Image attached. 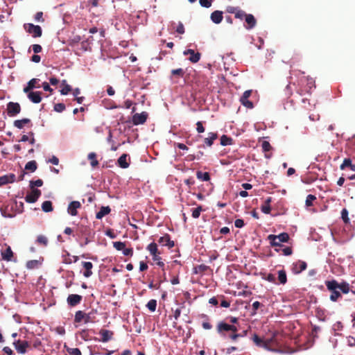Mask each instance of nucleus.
<instances>
[{
  "mask_svg": "<svg viewBox=\"0 0 355 355\" xmlns=\"http://www.w3.org/2000/svg\"><path fill=\"white\" fill-rule=\"evenodd\" d=\"M97 313V310L94 309L88 313H85L83 311H77L74 315V322L80 323L83 321L85 324L95 323L96 322Z\"/></svg>",
  "mask_w": 355,
  "mask_h": 355,
  "instance_id": "f257e3e1",
  "label": "nucleus"
},
{
  "mask_svg": "<svg viewBox=\"0 0 355 355\" xmlns=\"http://www.w3.org/2000/svg\"><path fill=\"white\" fill-rule=\"evenodd\" d=\"M289 239V235L286 232L281 233L279 235L270 234L267 237V240L269 241L270 245L278 248H283L284 246L281 243H286Z\"/></svg>",
  "mask_w": 355,
  "mask_h": 355,
  "instance_id": "f03ea898",
  "label": "nucleus"
},
{
  "mask_svg": "<svg viewBox=\"0 0 355 355\" xmlns=\"http://www.w3.org/2000/svg\"><path fill=\"white\" fill-rule=\"evenodd\" d=\"M327 288L331 292L330 300L336 302L339 297H341L340 292L337 290L338 288V283L336 280L327 281L325 283Z\"/></svg>",
  "mask_w": 355,
  "mask_h": 355,
  "instance_id": "7ed1b4c3",
  "label": "nucleus"
},
{
  "mask_svg": "<svg viewBox=\"0 0 355 355\" xmlns=\"http://www.w3.org/2000/svg\"><path fill=\"white\" fill-rule=\"evenodd\" d=\"M24 28L28 33L31 34L33 37H40L42 36V30L38 25L28 23L25 24Z\"/></svg>",
  "mask_w": 355,
  "mask_h": 355,
  "instance_id": "20e7f679",
  "label": "nucleus"
},
{
  "mask_svg": "<svg viewBox=\"0 0 355 355\" xmlns=\"http://www.w3.org/2000/svg\"><path fill=\"white\" fill-rule=\"evenodd\" d=\"M146 250L152 256L153 260L154 261L162 259V257H160L161 252L158 250L157 243L154 242L150 243L146 247Z\"/></svg>",
  "mask_w": 355,
  "mask_h": 355,
  "instance_id": "39448f33",
  "label": "nucleus"
},
{
  "mask_svg": "<svg viewBox=\"0 0 355 355\" xmlns=\"http://www.w3.org/2000/svg\"><path fill=\"white\" fill-rule=\"evenodd\" d=\"M148 114L146 112H142L141 113H136L132 116V123L135 125L144 124L147 119Z\"/></svg>",
  "mask_w": 355,
  "mask_h": 355,
  "instance_id": "423d86ee",
  "label": "nucleus"
},
{
  "mask_svg": "<svg viewBox=\"0 0 355 355\" xmlns=\"http://www.w3.org/2000/svg\"><path fill=\"white\" fill-rule=\"evenodd\" d=\"M8 114L14 116L20 113L21 106L18 103L9 102L7 105Z\"/></svg>",
  "mask_w": 355,
  "mask_h": 355,
  "instance_id": "0eeeda50",
  "label": "nucleus"
},
{
  "mask_svg": "<svg viewBox=\"0 0 355 355\" xmlns=\"http://www.w3.org/2000/svg\"><path fill=\"white\" fill-rule=\"evenodd\" d=\"M42 192L40 189H31L25 197V200L28 203H34L40 197Z\"/></svg>",
  "mask_w": 355,
  "mask_h": 355,
  "instance_id": "6e6552de",
  "label": "nucleus"
},
{
  "mask_svg": "<svg viewBox=\"0 0 355 355\" xmlns=\"http://www.w3.org/2000/svg\"><path fill=\"white\" fill-rule=\"evenodd\" d=\"M13 345L19 354H25L26 352V349L29 347V343L26 340H16L13 343Z\"/></svg>",
  "mask_w": 355,
  "mask_h": 355,
  "instance_id": "1a4fd4ad",
  "label": "nucleus"
},
{
  "mask_svg": "<svg viewBox=\"0 0 355 355\" xmlns=\"http://www.w3.org/2000/svg\"><path fill=\"white\" fill-rule=\"evenodd\" d=\"M306 267L307 264L305 261L298 260L293 263L291 270L294 274H300L301 272L306 270Z\"/></svg>",
  "mask_w": 355,
  "mask_h": 355,
  "instance_id": "9d476101",
  "label": "nucleus"
},
{
  "mask_svg": "<svg viewBox=\"0 0 355 355\" xmlns=\"http://www.w3.org/2000/svg\"><path fill=\"white\" fill-rule=\"evenodd\" d=\"M252 94L251 90H247L244 92L242 96L241 97L240 101L241 104L247 108L252 109L254 105L252 101H249L248 98Z\"/></svg>",
  "mask_w": 355,
  "mask_h": 355,
  "instance_id": "9b49d317",
  "label": "nucleus"
},
{
  "mask_svg": "<svg viewBox=\"0 0 355 355\" xmlns=\"http://www.w3.org/2000/svg\"><path fill=\"white\" fill-rule=\"evenodd\" d=\"M83 297L77 294H71L68 296L67 302L71 306H75L79 304L82 301Z\"/></svg>",
  "mask_w": 355,
  "mask_h": 355,
  "instance_id": "f8f14e48",
  "label": "nucleus"
},
{
  "mask_svg": "<svg viewBox=\"0 0 355 355\" xmlns=\"http://www.w3.org/2000/svg\"><path fill=\"white\" fill-rule=\"evenodd\" d=\"M184 55H189L190 57L189 58V60L193 63L198 62L200 60L201 56L200 53H196L193 49H187L184 51Z\"/></svg>",
  "mask_w": 355,
  "mask_h": 355,
  "instance_id": "ddd939ff",
  "label": "nucleus"
},
{
  "mask_svg": "<svg viewBox=\"0 0 355 355\" xmlns=\"http://www.w3.org/2000/svg\"><path fill=\"white\" fill-rule=\"evenodd\" d=\"M27 94L28 99L33 103H39L42 101V92L31 91Z\"/></svg>",
  "mask_w": 355,
  "mask_h": 355,
  "instance_id": "4468645a",
  "label": "nucleus"
},
{
  "mask_svg": "<svg viewBox=\"0 0 355 355\" xmlns=\"http://www.w3.org/2000/svg\"><path fill=\"white\" fill-rule=\"evenodd\" d=\"M80 207H81V204L80 202L72 201L71 202L69 203V205L68 206L67 211L70 215L75 216L78 214L77 209L78 208H80Z\"/></svg>",
  "mask_w": 355,
  "mask_h": 355,
  "instance_id": "2eb2a0df",
  "label": "nucleus"
},
{
  "mask_svg": "<svg viewBox=\"0 0 355 355\" xmlns=\"http://www.w3.org/2000/svg\"><path fill=\"white\" fill-rule=\"evenodd\" d=\"M82 266L84 268L83 276L85 277H89L92 275L93 263L89 261H83Z\"/></svg>",
  "mask_w": 355,
  "mask_h": 355,
  "instance_id": "dca6fc26",
  "label": "nucleus"
},
{
  "mask_svg": "<svg viewBox=\"0 0 355 355\" xmlns=\"http://www.w3.org/2000/svg\"><path fill=\"white\" fill-rule=\"evenodd\" d=\"M245 21L247 24L246 26H245V27L247 29H252L257 24V20L252 14H247V15L245 17Z\"/></svg>",
  "mask_w": 355,
  "mask_h": 355,
  "instance_id": "f3484780",
  "label": "nucleus"
},
{
  "mask_svg": "<svg viewBox=\"0 0 355 355\" xmlns=\"http://www.w3.org/2000/svg\"><path fill=\"white\" fill-rule=\"evenodd\" d=\"M15 181V175L10 173L3 176H0V185H4L8 183H12Z\"/></svg>",
  "mask_w": 355,
  "mask_h": 355,
  "instance_id": "a211bd4d",
  "label": "nucleus"
},
{
  "mask_svg": "<svg viewBox=\"0 0 355 355\" xmlns=\"http://www.w3.org/2000/svg\"><path fill=\"white\" fill-rule=\"evenodd\" d=\"M2 259L6 261H10L13 257V252L10 246H7L6 250H1V252Z\"/></svg>",
  "mask_w": 355,
  "mask_h": 355,
  "instance_id": "6ab92c4d",
  "label": "nucleus"
},
{
  "mask_svg": "<svg viewBox=\"0 0 355 355\" xmlns=\"http://www.w3.org/2000/svg\"><path fill=\"white\" fill-rule=\"evenodd\" d=\"M223 12L222 11H220V10H215L211 14V16H210V18H211V20L214 23V24H220L223 19Z\"/></svg>",
  "mask_w": 355,
  "mask_h": 355,
  "instance_id": "aec40b11",
  "label": "nucleus"
},
{
  "mask_svg": "<svg viewBox=\"0 0 355 355\" xmlns=\"http://www.w3.org/2000/svg\"><path fill=\"white\" fill-rule=\"evenodd\" d=\"M102 338L101 340L103 343L108 342L112 338L113 332L107 329H101L99 332Z\"/></svg>",
  "mask_w": 355,
  "mask_h": 355,
  "instance_id": "412c9836",
  "label": "nucleus"
},
{
  "mask_svg": "<svg viewBox=\"0 0 355 355\" xmlns=\"http://www.w3.org/2000/svg\"><path fill=\"white\" fill-rule=\"evenodd\" d=\"M37 79L32 78L28 81L27 85L24 88L23 91L24 93H28L32 91L34 88H40V85H37Z\"/></svg>",
  "mask_w": 355,
  "mask_h": 355,
  "instance_id": "4be33fe9",
  "label": "nucleus"
},
{
  "mask_svg": "<svg viewBox=\"0 0 355 355\" xmlns=\"http://www.w3.org/2000/svg\"><path fill=\"white\" fill-rule=\"evenodd\" d=\"M265 340V349H270L272 347L277 345V342L275 338V334H273L270 338H264Z\"/></svg>",
  "mask_w": 355,
  "mask_h": 355,
  "instance_id": "5701e85b",
  "label": "nucleus"
},
{
  "mask_svg": "<svg viewBox=\"0 0 355 355\" xmlns=\"http://www.w3.org/2000/svg\"><path fill=\"white\" fill-rule=\"evenodd\" d=\"M217 138L218 134L216 132H209L208 137L205 138L204 139L205 145H206L208 147H211L214 144V141L216 140Z\"/></svg>",
  "mask_w": 355,
  "mask_h": 355,
  "instance_id": "b1692460",
  "label": "nucleus"
},
{
  "mask_svg": "<svg viewBox=\"0 0 355 355\" xmlns=\"http://www.w3.org/2000/svg\"><path fill=\"white\" fill-rule=\"evenodd\" d=\"M111 211V209L109 206L101 207L100 211L96 213V218L97 219H102L105 216L109 214Z\"/></svg>",
  "mask_w": 355,
  "mask_h": 355,
  "instance_id": "393cba45",
  "label": "nucleus"
},
{
  "mask_svg": "<svg viewBox=\"0 0 355 355\" xmlns=\"http://www.w3.org/2000/svg\"><path fill=\"white\" fill-rule=\"evenodd\" d=\"M252 340L257 347H263L265 349L266 345L264 338H260L257 334H254L252 336Z\"/></svg>",
  "mask_w": 355,
  "mask_h": 355,
  "instance_id": "a878e982",
  "label": "nucleus"
},
{
  "mask_svg": "<svg viewBox=\"0 0 355 355\" xmlns=\"http://www.w3.org/2000/svg\"><path fill=\"white\" fill-rule=\"evenodd\" d=\"M272 202V198L271 197H268L265 201H264V205H263L261 207V209L262 211V212H263L264 214H268L270 213V211H271V207H270V202Z\"/></svg>",
  "mask_w": 355,
  "mask_h": 355,
  "instance_id": "bb28decb",
  "label": "nucleus"
},
{
  "mask_svg": "<svg viewBox=\"0 0 355 355\" xmlns=\"http://www.w3.org/2000/svg\"><path fill=\"white\" fill-rule=\"evenodd\" d=\"M118 164L122 168H127L129 166V163L128 162V155L126 154H123L118 159Z\"/></svg>",
  "mask_w": 355,
  "mask_h": 355,
  "instance_id": "cd10ccee",
  "label": "nucleus"
},
{
  "mask_svg": "<svg viewBox=\"0 0 355 355\" xmlns=\"http://www.w3.org/2000/svg\"><path fill=\"white\" fill-rule=\"evenodd\" d=\"M31 120L29 119H21V120H15L14 121V125L15 127L19 128V129H22L25 125L26 124H28V123H31Z\"/></svg>",
  "mask_w": 355,
  "mask_h": 355,
  "instance_id": "c85d7f7f",
  "label": "nucleus"
},
{
  "mask_svg": "<svg viewBox=\"0 0 355 355\" xmlns=\"http://www.w3.org/2000/svg\"><path fill=\"white\" fill-rule=\"evenodd\" d=\"M196 177L198 180L202 181H209L210 180V175L208 172H202L200 171H198L196 172Z\"/></svg>",
  "mask_w": 355,
  "mask_h": 355,
  "instance_id": "c756f323",
  "label": "nucleus"
},
{
  "mask_svg": "<svg viewBox=\"0 0 355 355\" xmlns=\"http://www.w3.org/2000/svg\"><path fill=\"white\" fill-rule=\"evenodd\" d=\"M88 159L90 160V164L93 168L98 165V161L96 159V154L95 153H90L88 155Z\"/></svg>",
  "mask_w": 355,
  "mask_h": 355,
  "instance_id": "7c9ffc66",
  "label": "nucleus"
},
{
  "mask_svg": "<svg viewBox=\"0 0 355 355\" xmlns=\"http://www.w3.org/2000/svg\"><path fill=\"white\" fill-rule=\"evenodd\" d=\"M220 145L225 146L228 145H232L233 144V139L232 138L223 135L220 137Z\"/></svg>",
  "mask_w": 355,
  "mask_h": 355,
  "instance_id": "2f4dec72",
  "label": "nucleus"
},
{
  "mask_svg": "<svg viewBox=\"0 0 355 355\" xmlns=\"http://www.w3.org/2000/svg\"><path fill=\"white\" fill-rule=\"evenodd\" d=\"M42 209L43 211H44V212L52 211L53 209L52 202L50 200L44 201L42 204Z\"/></svg>",
  "mask_w": 355,
  "mask_h": 355,
  "instance_id": "473e14b6",
  "label": "nucleus"
},
{
  "mask_svg": "<svg viewBox=\"0 0 355 355\" xmlns=\"http://www.w3.org/2000/svg\"><path fill=\"white\" fill-rule=\"evenodd\" d=\"M37 168V162L35 160L27 162L25 165V170L34 172Z\"/></svg>",
  "mask_w": 355,
  "mask_h": 355,
  "instance_id": "72a5a7b5",
  "label": "nucleus"
},
{
  "mask_svg": "<svg viewBox=\"0 0 355 355\" xmlns=\"http://www.w3.org/2000/svg\"><path fill=\"white\" fill-rule=\"evenodd\" d=\"M278 280L282 284H285L287 282V276L284 270L278 271Z\"/></svg>",
  "mask_w": 355,
  "mask_h": 355,
  "instance_id": "f704fd0d",
  "label": "nucleus"
},
{
  "mask_svg": "<svg viewBox=\"0 0 355 355\" xmlns=\"http://www.w3.org/2000/svg\"><path fill=\"white\" fill-rule=\"evenodd\" d=\"M275 251H277V252H279L280 251H282V254H284L285 256L291 255L293 253L292 248L289 247V246L284 247L283 248H275Z\"/></svg>",
  "mask_w": 355,
  "mask_h": 355,
  "instance_id": "c9c22d12",
  "label": "nucleus"
},
{
  "mask_svg": "<svg viewBox=\"0 0 355 355\" xmlns=\"http://www.w3.org/2000/svg\"><path fill=\"white\" fill-rule=\"evenodd\" d=\"M62 85L63 87L60 90V93L62 95H67L69 92L71 91V87L67 83V80H63L62 81Z\"/></svg>",
  "mask_w": 355,
  "mask_h": 355,
  "instance_id": "e433bc0d",
  "label": "nucleus"
},
{
  "mask_svg": "<svg viewBox=\"0 0 355 355\" xmlns=\"http://www.w3.org/2000/svg\"><path fill=\"white\" fill-rule=\"evenodd\" d=\"M217 331L219 334H221L223 331H229L230 324L223 322H219L217 326Z\"/></svg>",
  "mask_w": 355,
  "mask_h": 355,
  "instance_id": "4c0bfd02",
  "label": "nucleus"
},
{
  "mask_svg": "<svg viewBox=\"0 0 355 355\" xmlns=\"http://www.w3.org/2000/svg\"><path fill=\"white\" fill-rule=\"evenodd\" d=\"M64 348L69 355H82V353L78 348H71L66 345H64Z\"/></svg>",
  "mask_w": 355,
  "mask_h": 355,
  "instance_id": "58836bf2",
  "label": "nucleus"
},
{
  "mask_svg": "<svg viewBox=\"0 0 355 355\" xmlns=\"http://www.w3.org/2000/svg\"><path fill=\"white\" fill-rule=\"evenodd\" d=\"M184 73H185V71L182 68L173 69L171 71V75L173 76H176L178 78H182L184 76Z\"/></svg>",
  "mask_w": 355,
  "mask_h": 355,
  "instance_id": "ea45409f",
  "label": "nucleus"
},
{
  "mask_svg": "<svg viewBox=\"0 0 355 355\" xmlns=\"http://www.w3.org/2000/svg\"><path fill=\"white\" fill-rule=\"evenodd\" d=\"M343 293H348L349 292V285L348 283L343 282L341 284H338V288Z\"/></svg>",
  "mask_w": 355,
  "mask_h": 355,
  "instance_id": "a19ab883",
  "label": "nucleus"
},
{
  "mask_svg": "<svg viewBox=\"0 0 355 355\" xmlns=\"http://www.w3.org/2000/svg\"><path fill=\"white\" fill-rule=\"evenodd\" d=\"M37 243L42 245L43 246H46L48 245V239L44 235H39L37 237L36 240Z\"/></svg>",
  "mask_w": 355,
  "mask_h": 355,
  "instance_id": "79ce46f5",
  "label": "nucleus"
},
{
  "mask_svg": "<svg viewBox=\"0 0 355 355\" xmlns=\"http://www.w3.org/2000/svg\"><path fill=\"white\" fill-rule=\"evenodd\" d=\"M43 185V181L41 179H38L35 181L31 180L30 181V188L31 189H36L35 187H42Z\"/></svg>",
  "mask_w": 355,
  "mask_h": 355,
  "instance_id": "37998d69",
  "label": "nucleus"
},
{
  "mask_svg": "<svg viewBox=\"0 0 355 355\" xmlns=\"http://www.w3.org/2000/svg\"><path fill=\"white\" fill-rule=\"evenodd\" d=\"M146 306L151 312H154L156 310L157 301L155 300H150L147 303Z\"/></svg>",
  "mask_w": 355,
  "mask_h": 355,
  "instance_id": "c03bdc74",
  "label": "nucleus"
},
{
  "mask_svg": "<svg viewBox=\"0 0 355 355\" xmlns=\"http://www.w3.org/2000/svg\"><path fill=\"white\" fill-rule=\"evenodd\" d=\"M208 268H209V267L206 265H204V264L198 265L194 268L193 272L196 274H197L198 272H205L206 270H207Z\"/></svg>",
  "mask_w": 355,
  "mask_h": 355,
  "instance_id": "a18cd8bd",
  "label": "nucleus"
},
{
  "mask_svg": "<svg viewBox=\"0 0 355 355\" xmlns=\"http://www.w3.org/2000/svg\"><path fill=\"white\" fill-rule=\"evenodd\" d=\"M39 265V261L37 260H30L26 263V268L28 269H34L37 268Z\"/></svg>",
  "mask_w": 355,
  "mask_h": 355,
  "instance_id": "49530a36",
  "label": "nucleus"
},
{
  "mask_svg": "<svg viewBox=\"0 0 355 355\" xmlns=\"http://www.w3.org/2000/svg\"><path fill=\"white\" fill-rule=\"evenodd\" d=\"M169 238H170V235L168 234H165L163 236H161L158 239V243L159 244H162V245L166 246V244L167 243V242H168Z\"/></svg>",
  "mask_w": 355,
  "mask_h": 355,
  "instance_id": "de8ad7c7",
  "label": "nucleus"
},
{
  "mask_svg": "<svg viewBox=\"0 0 355 355\" xmlns=\"http://www.w3.org/2000/svg\"><path fill=\"white\" fill-rule=\"evenodd\" d=\"M113 245L116 250L122 251L125 247V243L121 241H116L113 243Z\"/></svg>",
  "mask_w": 355,
  "mask_h": 355,
  "instance_id": "09e8293b",
  "label": "nucleus"
},
{
  "mask_svg": "<svg viewBox=\"0 0 355 355\" xmlns=\"http://www.w3.org/2000/svg\"><path fill=\"white\" fill-rule=\"evenodd\" d=\"M316 199V197L312 194H309L306 196V205L307 207H310L313 205V201H314Z\"/></svg>",
  "mask_w": 355,
  "mask_h": 355,
  "instance_id": "8fccbe9b",
  "label": "nucleus"
},
{
  "mask_svg": "<svg viewBox=\"0 0 355 355\" xmlns=\"http://www.w3.org/2000/svg\"><path fill=\"white\" fill-rule=\"evenodd\" d=\"M341 218H342L343 220L345 223H349V218L348 217V211H347V209L344 208V209H342V211H341Z\"/></svg>",
  "mask_w": 355,
  "mask_h": 355,
  "instance_id": "3c124183",
  "label": "nucleus"
},
{
  "mask_svg": "<svg viewBox=\"0 0 355 355\" xmlns=\"http://www.w3.org/2000/svg\"><path fill=\"white\" fill-rule=\"evenodd\" d=\"M247 15V13L239 8V10L236 12L235 15V18L239 19L241 20L245 19V16Z\"/></svg>",
  "mask_w": 355,
  "mask_h": 355,
  "instance_id": "603ef678",
  "label": "nucleus"
},
{
  "mask_svg": "<svg viewBox=\"0 0 355 355\" xmlns=\"http://www.w3.org/2000/svg\"><path fill=\"white\" fill-rule=\"evenodd\" d=\"M352 164V160L349 158H345L343 160V164L340 166L341 170H344L346 167H350Z\"/></svg>",
  "mask_w": 355,
  "mask_h": 355,
  "instance_id": "864d4df0",
  "label": "nucleus"
},
{
  "mask_svg": "<svg viewBox=\"0 0 355 355\" xmlns=\"http://www.w3.org/2000/svg\"><path fill=\"white\" fill-rule=\"evenodd\" d=\"M261 147L263 152H268L272 149L270 144L267 141L262 142Z\"/></svg>",
  "mask_w": 355,
  "mask_h": 355,
  "instance_id": "5fc2aeb1",
  "label": "nucleus"
},
{
  "mask_svg": "<svg viewBox=\"0 0 355 355\" xmlns=\"http://www.w3.org/2000/svg\"><path fill=\"white\" fill-rule=\"evenodd\" d=\"M202 210V208L201 206H198L197 208L194 209L192 211V217L194 218H199Z\"/></svg>",
  "mask_w": 355,
  "mask_h": 355,
  "instance_id": "6e6d98bb",
  "label": "nucleus"
},
{
  "mask_svg": "<svg viewBox=\"0 0 355 355\" xmlns=\"http://www.w3.org/2000/svg\"><path fill=\"white\" fill-rule=\"evenodd\" d=\"M65 110V105L64 103H57L54 105V110L58 112H62Z\"/></svg>",
  "mask_w": 355,
  "mask_h": 355,
  "instance_id": "4d7b16f0",
  "label": "nucleus"
},
{
  "mask_svg": "<svg viewBox=\"0 0 355 355\" xmlns=\"http://www.w3.org/2000/svg\"><path fill=\"white\" fill-rule=\"evenodd\" d=\"M199 2L200 6L205 8H209L211 6V0H200Z\"/></svg>",
  "mask_w": 355,
  "mask_h": 355,
  "instance_id": "13d9d810",
  "label": "nucleus"
},
{
  "mask_svg": "<svg viewBox=\"0 0 355 355\" xmlns=\"http://www.w3.org/2000/svg\"><path fill=\"white\" fill-rule=\"evenodd\" d=\"M196 130L198 133H202L205 132V128L202 125V122L198 121L196 123Z\"/></svg>",
  "mask_w": 355,
  "mask_h": 355,
  "instance_id": "bf43d9fd",
  "label": "nucleus"
},
{
  "mask_svg": "<svg viewBox=\"0 0 355 355\" xmlns=\"http://www.w3.org/2000/svg\"><path fill=\"white\" fill-rule=\"evenodd\" d=\"M122 251H123V255H125V256L132 257L133 255V250L131 248H126L125 247Z\"/></svg>",
  "mask_w": 355,
  "mask_h": 355,
  "instance_id": "052dcab7",
  "label": "nucleus"
},
{
  "mask_svg": "<svg viewBox=\"0 0 355 355\" xmlns=\"http://www.w3.org/2000/svg\"><path fill=\"white\" fill-rule=\"evenodd\" d=\"M300 60V58L298 55L293 56L290 60V64L291 67H293L296 64L297 62H298Z\"/></svg>",
  "mask_w": 355,
  "mask_h": 355,
  "instance_id": "680f3d73",
  "label": "nucleus"
},
{
  "mask_svg": "<svg viewBox=\"0 0 355 355\" xmlns=\"http://www.w3.org/2000/svg\"><path fill=\"white\" fill-rule=\"evenodd\" d=\"M266 280L272 282V283H276V279L274 275L269 273L265 277H263Z\"/></svg>",
  "mask_w": 355,
  "mask_h": 355,
  "instance_id": "e2e57ef3",
  "label": "nucleus"
},
{
  "mask_svg": "<svg viewBox=\"0 0 355 355\" xmlns=\"http://www.w3.org/2000/svg\"><path fill=\"white\" fill-rule=\"evenodd\" d=\"M32 49L35 53H39L42 51V48L40 44H33Z\"/></svg>",
  "mask_w": 355,
  "mask_h": 355,
  "instance_id": "0e129e2a",
  "label": "nucleus"
},
{
  "mask_svg": "<svg viewBox=\"0 0 355 355\" xmlns=\"http://www.w3.org/2000/svg\"><path fill=\"white\" fill-rule=\"evenodd\" d=\"M239 10V8L238 7H234V6H228L227 8V12L229 13L234 14L236 15V12Z\"/></svg>",
  "mask_w": 355,
  "mask_h": 355,
  "instance_id": "69168bd1",
  "label": "nucleus"
},
{
  "mask_svg": "<svg viewBox=\"0 0 355 355\" xmlns=\"http://www.w3.org/2000/svg\"><path fill=\"white\" fill-rule=\"evenodd\" d=\"M234 225L236 227L241 228L244 226V221L243 219H236L234 221Z\"/></svg>",
  "mask_w": 355,
  "mask_h": 355,
  "instance_id": "338daca9",
  "label": "nucleus"
},
{
  "mask_svg": "<svg viewBox=\"0 0 355 355\" xmlns=\"http://www.w3.org/2000/svg\"><path fill=\"white\" fill-rule=\"evenodd\" d=\"M42 87L44 91L49 92L50 93H52L53 89L49 86V83L46 82H44L42 83Z\"/></svg>",
  "mask_w": 355,
  "mask_h": 355,
  "instance_id": "774afa93",
  "label": "nucleus"
}]
</instances>
